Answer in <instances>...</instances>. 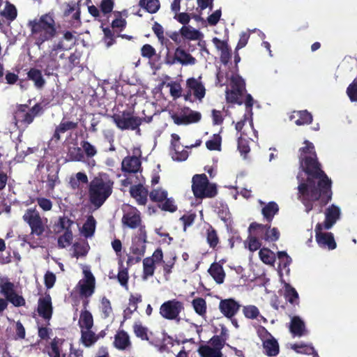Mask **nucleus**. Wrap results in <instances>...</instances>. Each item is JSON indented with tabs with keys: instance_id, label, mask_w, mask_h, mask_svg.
Instances as JSON below:
<instances>
[{
	"instance_id": "f257e3e1",
	"label": "nucleus",
	"mask_w": 357,
	"mask_h": 357,
	"mask_svg": "<svg viewBox=\"0 0 357 357\" xmlns=\"http://www.w3.org/2000/svg\"><path fill=\"white\" fill-rule=\"evenodd\" d=\"M300 152L302 171L297 176L298 199L308 213L312 209L313 202L320 199L321 203L326 204L331 200V181L321 169L312 143L305 141Z\"/></svg>"
},
{
	"instance_id": "f03ea898",
	"label": "nucleus",
	"mask_w": 357,
	"mask_h": 357,
	"mask_svg": "<svg viewBox=\"0 0 357 357\" xmlns=\"http://www.w3.org/2000/svg\"><path fill=\"white\" fill-rule=\"evenodd\" d=\"M31 34L36 45L40 46L46 41L52 40L56 36V27L54 20V13L50 11L29 22Z\"/></svg>"
},
{
	"instance_id": "7ed1b4c3",
	"label": "nucleus",
	"mask_w": 357,
	"mask_h": 357,
	"mask_svg": "<svg viewBox=\"0 0 357 357\" xmlns=\"http://www.w3.org/2000/svg\"><path fill=\"white\" fill-rule=\"evenodd\" d=\"M114 182L106 174H99L89 185V200L95 209L99 208L111 195Z\"/></svg>"
},
{
	"instance_id": "20e7f679",
	"label": "nucleus",
	"mask_w": 357,
	"mask_h": 357,
	"mask_svg": "<svg viewBox=\"0 0 357 357\" xmlns=\"http://www.w3.org/2000/svg\"><path fill=\"white\" fill-rule=\"evenodd\" d=\"M192 189L197 198L213 197L217 194L216 185L209 183L205 174H196L192 177Z\"/></svg>"
},
{
	"instance_id": "39448f33",
	"label": "nucleus",
	"mask_w": 357,
	"mask_h": 357,
	"mask_svg": "<svg viewBox=\"0 0 357 357\" xmlns=\"http://www.w3.org/2000/svg\"><path fill=\"white\" fill-rule=\"evenodd\" d=\"M50 357H82V351L73 350L72 344L63 339L54 338L48 348Z\"/></svg>"
},
{
	"instance_id": "423d86ee",
	"label": "nucleus",
	"mask_w": 357,
	"mask_h": 357,
	"mask_svg": "<svg viewBox=\"0 0 357 357\" xmlns=\"http://www.w3.org/2000/svg\"><path fill=\"white\" fill-rule=\"evenodd\" d=\"M146 234L144 227H141L138 235L133 237L130 247L128 262L137 263L141 261L146 251Z\"/></svg>"
},
{
	"instance_id": "0eeeda50",
	"label": "nucleus",
	"mask_w": 357,
	"mask_h": 357,
	"mask_svg": "<svg viewBox=\"0 0 357 357\" xmlns=\"http://www.w3.org/2000/svg\"><path fill=\"white\" fill-rule=\"evenodd\" d=\"M40 110V107L38 105L31 109H29L26 105H18L14 114L15 126L20 128L30 124Z\"/></svg>"
},
{
	"instance_id": "6e6552de",
	"label": "nucleus",
	"mask_w": 357,
	"mask_h": 357,
	"mask_svg": "<svg viewBox=\"0 0 357 357\" xmlns=\"http://www.w3.org/2000/svg\"><path fill=\"white\" fill-rule=\"evenodd\" d=\"M0 294L15 307L25 305L24 298L17 294L15 284L7 278L0 280Z\"/></svg>"
},
{
	"instance_id": "1a4fd4ad",
	"label": "nucleus",
	"mask_w": 357,
	"mask_h": 357,
	"mask_svg": "<svg viewBox=\"0 0 357 357\" xmlns=\"http://www.w3.org/2000/svg\"><path fill=\"white\" fill-rule=\"evenodd\" d=\"M184 310L183 303L176 299H172L163 303L160 307V314L168 320L179 322L180 314Z\"/></svg>"
},
{
	"instance_id": "9d476101",
	"label": "nucleus",
	"mask_w": 357,
	"mask_h": 357,
	"mask_svg": "<svg viewBox=\"0 0 357 357\" xmlns=\"http://www.w3.org/2000/svg\"><path fill=\"white\" fill-rule=\"evenodd\" d=\"M231 90L226 91L227 100L231 103L241 105V98L245 91V81L238 75H233L231 78Z\"/></svg>"
},
{
	"instance_id": "9b49d317",
	"label": "nucleus",
	"mask_w": 357,
	"mask_h": 357,
	"mask_svg": "<svg viewBox=\"0 0 357 357\" xmlns=\"http://www.w3.org/2000/svg\"><path fill=\"white\" fill-rule=\"evenodd\" d=\"M187 93L185 99L193 102L194 99L202 100L206 94V89L201 81V77L198 78L191 77L186 81Z\"/></svg>"
},
{
	"instance_id": "f8f14e48",
	"label": "nucleus",
	"mask_w": 357,
	"mask_h": 357,
	"mask_svg": "<svg viewBox=\"0 0 357 357\" xmlns=\"http://www.w3.org/2000/svg\"><path fill=\"white\" fill-rule=\"evenodd\" d=\"M82 271L84 277L79 281L77 288L81 296L89 297L94 292L96 280L89 266H84Z\"/></svg>"
},
{
	"instance_id": "ddd939ff",
	"label": "nucleus",
	"mask_w": 357,
	"mask_h": 357,
	"mask_svg": "<svg viewBox=\"0 0 357 357\" xmlns=\"http://www.w3.org/2000/svg\"><path fill=\"white\" fill-rule=\"evenodd\" d=\"M112 119L121 130H135L142 123L140 118L133 116L129 112L114 114Z\"/></svg>"
},
{
	"instance_id": "4468645a",
	"label": "nucleus",
	"mask_w": 357,
	"mask_h": 357,
	"mask_svg": "<svg viewBox=\"0 0 357 357\" xmlns=\"http://www.w3.org/2000/svg\"><path fill=\"white\" fill-rule=\"evenodd\" d=\"M249 231L259 236L266 241H276L280 237V231L275 227L271 228L269 225L252 223L249 227Z\"/></svg>"
},
{
	"instance_id": "2eb2a0df",
	"label": "nucleus",
	"mask_w": 357,
	"mask_h": 357,
	"mask_svg": "<svg viewBox=\"0 0 357 357\" xmlns=\"http://www.w3.org/2000/svg\"><path fill=\"white\" fill-rule=\"evenodd\" d=\"M322 224H317L315 227V237L318 245L325 250H332L336 248L333 235L331 232L326 231Z\"/></svg>"
},
{
	"instance_id": "dca6fc26",
	"label": "nucleus",
	"mask_w": 357,
	"mask_h": 357,
	"mask_svg": "<svg viewBox=\"0 0 357 357\" xmlns=\"http://www.w3.org/2000/svg\"><path fill=\"white\" fill-rule=\"evenodd\" d=\"M23 220L29 224L31 229V234L40 236L45 229L38 211L36 208H28L24 215Z\"/></svg>"
},
{
	"instance_id": "f3484780",
	"label": "nucleus",
	"mask_w": 357,
	"mask_h": 357,
	"mask_svg": "<svg viewBox=\"0 0 357 357\" xmlns=\"http://www.w3.org/2000/svg\"><path fill=\"white\" fill-rule=\"evenodd\" d=\"M201 116L199 112L185 107L182 109L180 112L174 114L172 118L174 122L177 125H187L199 121Z\"/></svg>"
},
{
	"instance_id": "a211bd4d",
	"label": "nucleus",
	"mask_w": 357,
	"mask_h": 357,
	"mask_svg": "<svg viewBox=\"0 0 357 357\" xmlns=\"http://www.w3.org/2000/svg\"><path fill=\"white\" fill-rule=\"evenodd\" d=\"M263 342L264 352L268 356H275L279 353V344L277 340L266 331L262 329L260 333Z\"/></svg>"
},
{
	"instance_id": "6ab92c4d",
	"label": "nucleus",
	"mask_w": 357,
	"mask_h": 357,
	"mask_svg": "<svg viewBox=\"0 0 357 357\" xmlns=\"http://www.w3.org/2000/svg\"><path fill=\"white\" fill-rule=\"evenodd\" d=\"M179 140L180 137L177 134L172 135L170 155L174 160L181 162L188 158V152L183 149Z\"/></svg>"
},
{
	"instance_id": "aec40b11",
	"label": "nucleus",
	"mask_w": 357,
	"mask_h": 357,
	"mask_svg": "<svg viewBox=\"0 0 357 357\" xmlns=\"http://www.w3.org/2000/svg\"><path fill=\"white\" fill-rule=\"evenodd\" d=\"M123 211L124 215L122 218L123 225L132 229H135L140 226V213L136 208L130 206H126Z\"/></svg>"
},
{
	"instance_id": "412c9836",
	"label": "nucleus",
	"mask_w": 357,
	"mask_h": 357,
	"mask_svg": "<svg viewBox=\"0 0 357 357\" xmlns=\"http://www.w3.org/2000/svg\"><path fill=\"white\" fill-rule=\"evenodd\" d=\"M37 312L39 316L49 322L52 315V298L49 294H45L39 298Z\"/></svg>"
},
{
	"instance_id": "4be33fe9",
	"label": "nucleus",
	"mask_w": 357,
	"mask_h": 357,
	"mask_svg": "<svg viewBox=\"0 0 357 357\" xmlns=\"http://www.w3.org/2000/svg\"><path fill=\"white\" fill-rule=\"evenodd\" d=\"M324 215L325 220L321 224L324 226L325 229H329L340 219L341 215L340 208L337 206L332 204L326 208Z\"/></svg>"
},
{
	"instance_id": "5701e85b",
	"label": "nucleus",
	"mask_w": 357,
	"mask_h": 357,
	"mask_svg": "<svg viewBox=\"0 0 357 357\" xmlns=\"http://www.w3.org/2000/svg\"><path fill=\"white\" fill-rule=\"evenodd\" d=\"M241 305L233 298L224 299L220 301L219 309L220 312L227 318H232L239 310Z\"/></svg>"
},
{
	"instance_id": "b1692460",
	"label": "nucleus",
	"mask_w": 357,
	"mask_h": 357,
	"mask_svg": "<svg viewBox=\"0 0 357 357\" xmlns=\"http://www.w3.org/2000/svg\"><path fill=\"white\" fill-rule=\"evenodd\" d=\"M59 54L50 50L48 54H45L42 56L40 62L45 66V71L46 74L50 75L54 70H56L59 66Z\"/></svg>"
},
{
	"instance_id": "393cba45",
	"label": "nucleus",
	"mask_w": 357,
	"mask_h": 357,
	"mask_svg": "<svg viewBox=\"0 0 357 357\" xmlns=\"http://www.w3.org/2000/svg\"><path fill=\"white\" fill-rule=\"evenodd\" d=\"M122 170L129 174L137 173L141 168V161L136 156L126 157L121 162Z\"/></svg>"
},
{
	"instance_id": "a878e982",
	"label": "nucleus",
	"mask_w": 357,
	"mask_h": 357,
	"mask_svg": "<svg viewBox=\"0 0 357 357\" xmlns=\"http://www.w3.org/2000/svg\"><path fill=\"white\" fill-rule=\"evenodd\" d=\"M131 196L135 198L139 204L144 205L147 201L148 190L139 182V184L130 188Z\"/></svg>"
},
{
	"instance_id": "bb28decb",
	"label": "nucleus",
	"mask_w": 357,
	"mask_h": 357,
	"mask_svg": "<svg viewBox=\"0 0 357 357\" xmlns=\"http://www.w3.org/2000/svg\"><path fill=\"white\" fill-rule=\"evenodd\" d=\"M114 347L119 350H128L131 348V342L127 333L123 331L117 332L114 336Z\"/></svg>"
},
{
	"instance_id": "cd10ccee",
	"label": "nucleus",
	"mask_w": 357,
	"mask_h": 357,
	"mask_svg": "<svg viewBox=\"0 0 357 357\" xmlns=\"http://www.w3.org/2000/svg\"><path fill=\"white\" fill-rule=\"evenodd\" d=\"M181 36L188 40H201L203 34L197 29L191 26H183L179 30Z\"/></svg>"
},
{
	"instance_id": "c85d7f7f",
	"label": "nucleus",
	"mask_w": 357,
	"mask_h": 357,
	"mask_svg": "<svg viewBox=\"0 0 357 357\" xmlns=\"http://www.w3.org/2000/svg\"><path fill=\"white\" fill-rule=\"evenodd\" d=\"M289 329L294 336L301 337L305 334V323L297 316L291 318Z\"/></svg>"
},
{
	"instance_id": "c756f323",
	"label": "nucleus",
	"mask_w": 357,
	"mask_h": 357,
	"mask_svg": "<svg viewBox=\"0 0 357 357\" xmlns=\"http://www.w3.org/2000/svg\"><path fill=\"white\" fill-rule=\"evenodd\" d=\"M213 42L215 45L216 47L221 51V61L225 64L227 63L231 58V53L227 43L222 41L217 38H214L213 39Z\"/></svg>"
},
{
	"instance_id": "7c9ffc66",
	"label": "nucleus",
	"mask_w": 357,
	"mask_h": 357,
	"mask_svg": "<svg viewBox=\"0 0 357 357\" xmlns=\"http://www.w3.org/2000/svg\"><path fill=\"white\" fill-rule=\"evenodd\" d=\"M175 59L182 65H193L196 59L184 50L177 48L175 51Z\"/></svg>"
},
{
	"instance_id": "2f4dec72",
	"label": "nucleus",
	"mask_w": 357,
	"mask_h": 357,
	"mask_svg": "<svg viewBox=\"0 0 357 357\" xmlns=\"http://www.w3.org/2000/svg\"><path fill=\"white\" fill-rule=\"evenodd\" d=\"M142 301V296L139 294L132 295L129 299L128 306L123 311L125 319H129L131 314L137 309V303Z\"/></svg>"
},
{
	"instance_id": "473e14b6",
	"label": "nucleus",
	"mask_w": 357,
	"mask_h": 357,
	"mask_svg": "<svg viewBox=\"0 0 357 357\" xmlns=\"http://www.w3.org/2000/svg\"><path fill=\"white\" fill-rule=\"evenodd\" d=\"M208 272L217 283L221 284L224 282L225 271L222 266L219 264H213L208 269Z\"/></svg>"
},
{
	"instance_id": "72a5a7b5",
	"label": "nucleus",
	"mask_w": 357,
	"mask_h": 357,
	"mask_svg": "<svg viewBox=\"0 0 357 357\" xmlns=\"http://www.w3.org/2000/svg\"><path fill=\"white\" fill-rule=\"evenodd\" d=\"M81 340L86 347L93 345L99 339V336L96 335V334L92 331V328L82 329L81 330Z\"/></svg>"
},
{
	"instance_id": "f704fd0d",
	"label": "nucleus",
	"mask_w": 357,
	"mask_h": 357,
	"mask_svg": "<svg viewBox=\"0 0 357 357\" xmlns=\"http://www.w3.org/2000/svg\"><path fill=\"white\" fill-rule=\"evenodd\" d=\"M27 75L29 79L34 82V85L36 88L41 89L44 86L45 80L40 70L36 68H31Z\"/></svg>"
},
{
	"instance_id": "c9c22d12",
	"label": "nucleus",
	"mask_w": 357,
	"mask_h": 357,
	"mask_svg": "<svg viewBox=\"0 0 357 357\" xmlns=\"http://www.w3.org/2000/svg\"><path fill=\"white\" fill-rule=\"evenodd\" d=\"M17 15L15 6L8 1L5 2L4 8L0 10V15L7 20L13 21Z\"/></svg>"
},
{
	"instance_id": "e433bc0d",
	"label": "nucleus",
	"mask_w": 357,
	"mask_h": 357,
	"mask_svg": "<svg viewBox=\"0 0 357 357\" xmlns=\"http://www.w3.org/2000/svg\"><path fill=\"white\" fill-rule=\"evenodd\" d=\"M139 6L148 13L153 14L160 9V3L159 0H139Z\"/></svg>"
},
{
	"instance_id": "4c0bfd02",
	"label": "nucleus",
	"mask_w": 357,
	"mask_h": 357,
	"mask_svg": "<svg viewBox=\"0 0 357 357\" xmlns=\"http://www.w3.org/2000/svg\"><path fill=\"white\" fill-rule=\"evenodd\" d=\"M198 353L201 357H222V351L215 349L208 344L201 345L198 349Z\"/></svg>"
},
{
	"instance_id": "58836bf2",
	"label": "nucleus",
	"mask_w": 357,
	"mask_h": 357,
	"mask_svg": "<svg viewBox=\"0 0 357 357\" xmlns=\"http://www.w3.org/2000/svg\"><path fill=\"white\" fill-rule=\"evenodd\" d=\"M74 221L66 216L59 218L58 222L55 225L57 233L72 231L71 228L74 225Z\"/></svg>"
},
{
	"instance_id": "ea45409f",
	"label": "nucleus",
	"mask_w": 357,
	"mask_h": 357,
	"mask_svg": "<svg viewBox=\"0 0 357 357\" xmlns=\"http://www.w3.org/2000/svg\"><path fill=\"white\" fill-rule=\"evenodd\" d=\"M79 325L81 330L93 328V319L91 312L87 310H84L81 312L79 319Z\"/></svg>"
},
{
	"instance_id": "a19ab883",
	"label": "nucleus",
	"mask_w": 357,
	"mask_h": 357,
	"mask_svg": "<svg viewBox=\"0 0 357 357\" xmlns=\"http://www.w3.org/2000/svg\"><path fill=\"white\" fill-rule=\"evenodd\" d=\"M278 211L279 207L278 204L274 202H271L262 208V214L267 221L271 222Z\"/></svg>"
},
{
	"instance_id": "79ce46f5",
	"label": "nucleus",
	"mask_w": 357,
	"mask_h": 357,
	"mask_svg": "<svg viewBox=\"0 0 357 357\" xmlns=\"http://www.w3.org/2000/svg\"><path fill=\"white\" fill-rule=\"evenodd\" d=\"M298 117V119L295 121V123L298 126H302L305 124H309L312 121V116L310 113L307 111H299L294 112L293 115L291 116V119Z\"/></svg>"
},
{
	"instance_id": "37998d69",
	"label": "nucleus",
	"mask_w": 357,
	"mask_h": 357,
	"mask_svg": "<svg viewBox=\"0 0 357 357\" xmlns=\"http://www.w3.org/2000/svg\"><path fill=\"white\" fill-rule=\"evenodd\" d=\"M192 305L195 312L202 317L206 314L207 306L206 301L202 298H196L192 300Z\"/></svg>"
},
{
	"instance_id": "c03bdc74",
	"label": "nucleus",
	"mask_w": 357,
	"mask_h": 357,
	"mask_svg": "<svg viewBox=\"0 0 357 357\" xmlns=\"http://www.w3.org/2000/svg\"><path fill=\"white\" fill-rule=\"evenodd\" d=\"M77 127V123L73 121H62L58 127L56 128L54 137L56 139H60V134L64 133L68 130L75 129Z\"/></svg>"
},
{
	"instance_id": "a18cd8bd",
	"label": "nucleus",
	"mask_w": 357,
	"mask_h": 357,
	"mask_svg": "<svg viewBox=\"0 0 357 357\" xmlns=\"http://www.w3.org/2000/svg\"><path fill=\"white\" fill-rule=\"evenodd\" d=\"M243 313L248 319H254L260 317L264 322L266 321V319L263 316L260 315L259 310L255 305H249L244 306L243 307Z\"/></svg>"
},
{
	"instance_id": "49530a36",
	"label": "nucleus",
	"mask_w": 357,
	"mask_h": 357,
	"mask_svg": "<svg viewBox=\"0 0 357 357\" xmlns=\"http://www.w3.org/2000/svg\"><path fill=\"white\" fill-rule=\"evenodd\" d=\"M261 238L253 233L250 231V236L245 241V247L248 248L251 252L256 251L261 246L259 241Z\"/></svg>"
},
{
	"instance_id": "de8ad7c7",
	"label": "nucleus",
	"mask_w": 357,
	"mask_h": 357,
	"mask_svg": "<svg viewBox=\"0 0 357 357\" xmlns=\"http://www.w3.org/2000/svg\"><path fill=\"white\" fill-rule=\"evenodd\" d=\"M95 228L96 220L92 216H90L88 218L86 222L84 224L82 229V233L85 237H90L93 234Z\"/></svg>"
},
{
	"instance_id": "09e8293b",
	"label": "nucleus",
	"mask_w": 357,
	"mask_h": 357,
	"mask_svg": "<svg viewBox=\"0 0 357 357\" xmlns=\"http://www.w3.org/2000/svg\"><path fill=\"white\" fill-rule=\"evenodd\" d=\"M89 249V246L86 242H79L73 245V257L79 258L85 256Z\"/></svg>"
},
{
	"instance_id": "8fccbe9b",
	"label": "nucleus",
	"mask_w": 357,
	"mask_h": 357,
	"mask_svg": "<svg viewBox=\"0 0 357 357\" xmlns=\"http://www.w3.org/2000/svg\"><path fill=\"white\" fill-rule=\"evenodd\" d=\"M155 271V264L152 259L146 257L143 260V279L146 280L149 277L153 275Z\"/></svg>"
},
{
	"instance_id": "3c124183",
	"label": "nucleus",
	"mask_w": 357,
	"mask_h": 357,
	"mask_svg": "<svg viewBox=\"0 0 357 357\" xmlns=\"http://www.w3.org/2000/svg\"><path fill=\"white\" fill-rule=\"evenodd\" d=\"M259 255L261 260L266 264L272 265L275 262V253L268 248L261 249Z\"/></svg>"
},
{
	"instance_id": "603ef678",
	"label": "nucleus",
	"mask_w": 357,
	"mask_h": 357,
	"mask_svg": "<svg viewBox=\"0 0 357 357\" xmlns=\"http://www.w3.org/2000/svg\"><path fill=\"white\" fill-rule=\"evenodd\" d=\"M176 257L174 253H169L165 257V260L163 261V271L165 275H169L172 273V269L174 265Z\"/></svg>"
},
{
	"instance_id": "864d4df0",
	"label": "nucleus",
	"mask_w": 357,
	"mask_h": 357,
	"mask_svg": "<svg viewBox=\"0 0 357 357\" xmlns=\"http://www.w3.org/2000/svg\"><path fill=\"white\" fill-rule=\"evenodd\" d=\"M70 47L66 44L63 39H60L58 42L54 43L51 47L52 51L59 54L60 59H63L64 54L63 52L68 50Z\"/></svg>"
},
{
	"instance_id": "5fc2aeb1",
	"label": "nucleus",
	"mask_w": 357,
	"mask_h": 357,
	"mask_svg": "<svg viewBox=\"0 0 357 357\" xmlns=\"http://www.w3.org/2000/svg\"><path fill=\"white\" fill-rule=\"evenodd\" d=\"M73 240V232L72 231H64L58 238V246L61 248H66L69 246Z\"/></svg>"
},
{
	"instance_id": "6e6d98bb",
	"label": "nucleus",
	"mask_w": 357,
	"mask_h": 357,
	"mask_svg": "<svg viewBox=\"0 0 357 357\" xmlns=\"http://www.w3.org/2000/svg\"><path fill=\"white\" fill-rule=\"evenodd\" d=\"M100 310L102 318L106 319L111 316L112 314V308L109 301L106 298H102L101 300Z\"/></svg>"
},
{
	"instance_id": "4d7b16f0",
	"label": "nucleus",
	"mask_w": 357,
	"mask_h": 357,
	"mask_svg": "<svg viewBox=\"0 0 357 357\" xmlns=\"http://www.w3.org/2000/svg\"><path fill=\"white\" fill-rule=\"evenodd\" d=\"M291 348L297 353L305 354H312L314 351L312 346L304 343L291 344Z\"/></svg>"
},
{
	"instance_id": "13d9d810",
	"label": "nucleus",
	"mask_w": 357,
	"mask_h": 357,
	"mask_svg": "<svg viewBox=\"0 0 357 357\" xmlns=\"http://www.w3.org/2000/svg\"><path fill=\"white\" fill-rule=\"evenodd\" d=\"M284 296L291 303H294L298 298L296 289L287 283L284 284Z\"/></svg>"
},
{
	"instance_id": "bf43d9fd",
	"label": "nucleus",
	"mask_w": 357,
	"mask_h": 357,
	"mask_svg": "<svg viewBox=\"0 0 357 357\" xmlns=\"http://www.w3.org/2000/svg\"><path fill=\"white\" fill-rule=\"evenodd\" d=\"M68 156L72 161H82L84 159V154L79 147H70L68 150Z\"/></svg>"
},
{
	"instance_id": "052dcab7",
	"label": "nucleus",
	"mask_w": 357,
	"mask_h": 357,
	"mask_svg": "<svg viewBox=\"0 0 357 357\" xmlns=\"http://www.w3.org/2000/svg\"><path fill=\"white\" fill-rule=\"evenodd\" d=\"M167 197V191L162 189L153 190L150 193V198L154 202H163L165 201Z\"/></svg>"
},
{
	"instance_id": "680f3d73",
	"label": "nucleus",
	"mask_w": 357,
	"mask_h": 357,
	"mask_svg": "<svg viewBox=\"0 0 357 357\" xmlns=\"http://www.w3.org/2000/svg\"><path fill=\"white\" fill-rule=\"evenodd\" d=\"M207 242L211 248H215L219 243L217 232L212 227L207 230Z\"/></svg>"
},
{
	"instance_id": "e2e57ef3",
	"label": "nucleus",
	"mask_w": 357,
	"mask_h": 357,
	"mask_svg": "<svg viewBox=\"0 0 357 357\" xmlns=\"http://www.w3.org/2000/svg\"><path fill=\"white\" fill-rule=\"evenodd\" d=\"M238 149L241 154L245 158V155L250 152V149L248 144V141L243 138L242 136L238 137Z\"/></svg>"
},
{
	"instance_id": "0e129e2a",
	"label": "nucleus",
	"mask_w": 357,
	"mask_h": 357,
	"mask_svg": "<svg viewBox=\"0 0 357 357\" xmlns=\"http://www.w3.org/2000/svg\"><path fill=\"white\" fill-rule=\"evenodd\" d=\"M81 146L88 158H92L96 155L97 149L90 142L83 141L81 142Z\"/></svg>"
},
{
	"instance_id": "69168bd1",
	"label": "nucleus",
	"mask_w": 357,
	"mask_h": 357,
	"mask_svg": "<svg viewBox=\"0 0 357 357\" xmlns=\"http://www.w3.org/2000/svg\"><path fill=\"white\" fill-rule=\"evenodd\" d=\"M134 332L135 335L140 337L142 340H149L148 334H147V328L144 327L140 324H135L134 325Z\"/></svg>"
},
{
	"instance_id": "338daca9",
	"label": "nucleus",
	"mask_w": 357,
	"mask_h": 357,
	"mask_svg": "<svg viewBox=\"0 0 357 357\" xmlns=\"http://www.w3.org/2000/svg\"><path fill=\"white\" fill-rule=\"evenodd\" d=\"M221 145V138L219 135H215L213 137L207 141L206 146L209 150H220Z\"/></svg>"
},
{
	"instance_id": "774afa93",
	"label": "nucleus",
	"mask_w": 357,
	"mask_h": 357,
	"mask_svg": "<svg viewBox=\"0 0 357 357\" xmlns=\"http://www.w3.org/2000/svg\"><path fill=\"white\" fill-rule=\"evenodd\" d=\"M347 93L351 101H357V77L348 86Z\"/></svg>"
}]
</instances>
